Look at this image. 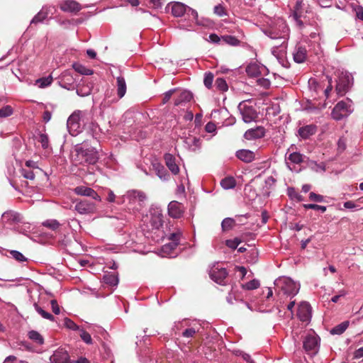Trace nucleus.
<instances>
[{
  "label": "nucleus",
  "mask_w": 363,
  "mask_h": 363,
  "mask_svg": "<svg viewBox=\"0 0 363 363\" xmlns=\"http://www.w3.org/2000/svg\"><path fill=\"white\" fill-rule=\"evenodd\" d=\"M303 333V347L304 350L311 355L318 353L320 348V337L313 331H305L302 329H295L292 331V337L296 342L299 340L298 335Z\"/></svg>",
  "instance_id": "nucleus-1"
},
{
  "label": "nucleus",
  "mask_w": 363,
  "mask_h": 363,
  "mask_svg": "<svg viewBox=\"0 0 363 363\" xmlns=\"http://www.w3.org/2000/svg\"><path fill=\"white\" fill-rule=\"evenodd\" d=\"M275 291L279 294L281 291L287 296H294L300 289V284L287 277H280L274 282Z\"/></svg>",
  "instance_id": "nucleus-2"
},
{
  "label": "nucleus",
  "mask_w": 363,
  "mask_h": 363,
  "mask_svg": "<svg viewBox=\"0 0 363 363\" xmlns=\"http://www.w3.org/2000/svg\"><path fill=\"white\" fill-rule=\"evenodd\" d=\"M289 28L283 19H277L275 24L264 31V33L272 39L287 41Z\"/></svg>",
  "instance_id": "nucleus-3"
},
{
  "label": "nucleus",
  "mask_w": 363,
  "mask_h": 363,
  "mask_svg": "<svg viewBox=\"0 0 363 363\" xmlns=\"http://www.w3.org/2000/svg\"><path fill=\"white\" fill-rule=\"evenodd\" d=\"M86 115V111L77 110L69 116L67 121V126L70 135L75 136L81 132V123L84 121Z\"/></svg>",
  "instance_id": "nucleus-4"
},
{
  "label": "nucleus",
  "mask_w": 363,
  "mask_h": 363,
  "mask_svg": "<svg viewBox=\"0 0 363 363\" xmlns=\"http://www.w3.org/2000/svg\"><path fill=\"white\" fill-rule=\"evenodd\" d=\"M77 156L81 163L94 164L99 160V154L94 147H85L84 146L76 148Z\"/></svg>",
  "instance_id": "nucleus-5"
},
{
  "label": "nucleus",
  "mask_w": 363,
  "mask_h": 363,
  "mask_svg": "<svg viewBox=\"0 0 363 363\" xmlns=\"http://www.w3.org/2000/svg\"><path fill=\"white\" fill-rule=\"evenodd\" d=\"M352 104V101L348 99L339 101L333 109V118L336 121H340L347 117L353 111Z\"/></svg>",
  "instance_id": "nucleus-6"
},
{
  "label": "nucleus",
  "mask_w": 363,
  "mask_h": 363,
  "mask_svg": "<svg viewBox=\"0 0 363 363\" xmlns=\"http://www.w3.org/2000/svg\"><path fill=\"white\" fill-rule=\"evenodd\" d=\"M150 223L152 229L160 230L164 223L162 210L158 206H152L150 209Z\"/></svg>",
  "instance_id": "nucleus-7"
},
{
  "label": "nucleus",
  "mask_w": 363,
  "mask_h": 363,
  "mask_svg": "<svg viewBox=\"0 0 363 363\" xmlns=\"http://www.w3.org/2000/svg\"><path fill=\"white\" fill-rule=\"evenodd\" d=\"M209 276L211 279L220 285L226 284L225 279L228 276L226 269L220 267L219 264H214L209 271Z\"/></svg>",
  "instance_id": "nucleus-8"
},
{
  "label": "nucleus",
  "mask_w": 363,
  "mask_h": 363,
  "mask_svg": "<svg viewBox=\"0 0 363 363\" xmlns=\"http://www.w3.org/2000/svg\"><path fill=\"white\" fill-rule=\"evenodd\" d=\"M169 240H171L170 242L162 246V252L164 254V256L174 257L176 256V253L174 252V250L179 244L180 233H172L170 235Z\"/></svg>",
  "instance_id": "nucleus-9"
},
{
  "label": "nucleus",
  "mask_w": 363,
  "mask_h": 363,
  "mask_svg": "<svg viewBox=\"0 0 363 363\" xmlns=\"http://www.w3.org/2000/svg\"><path fill=\"white\" fill-rule=\"evenodd\" d=\"M184 13H191L192 22H195V24L198 26L208 28L212 26L213 25L212 21L208 18H199L198 13L196 10L183 4V15H184Z\"/></svg>",
  "instance_id": "nucleus-10"
},
{
  "label": "nucleus",
  "mask_w": 363,
  "mask_h": 363,
  "mask_svg": "<svg viewBox=\"0 0 363 363\" xmlns=\"http://www.w3.org/2000/svg\"><path fill=\"white\" fill-rule=\"evenodd\" d=\"M194 114L191 111H188L183 118V124L184 122L188 123L187 128L189 132L196 133L201 124V115L196 114L194 121H193Z\"/></svg>",
  "instance_id": "nucleus-11"
},
{
  "label": "nucleus",
  "mask_w": 363,
  "mask_h": 363,
  "mask_svg": "<svg viewBox=\"0 0 363 363\" xmlns=\"http://www.w3.org/2000/svg\"><path fill=\"white\" fill-rule=\"evenodd\" d=\"M184 327H187L183 330V337L186 338L193 337L201 329V325L196 320H193L191 323L189 320H183V328Z\"/></svg>",
  "instance_id": "nucleus-12"
},
{
  "label": "nucleus",
  "mask_w": 363,
  "mask_h": 363,
  "mask_svg": "<svg viewBox=\"0 0 363 363\" xmlns=\"http://www.w3.org/2000/svg\"><path fill=\"white\" fill-rule=\"evenodd\" d=\"M51 363H72L67 350L59 348L50 357Z\"/></svg>",
  "instance_id": "nucleus-13"
},
{
  "label": "nucleus",
  "mask_w": 363,
  "mask_h": 363,
  "mask_svg": "<svg viewBox=\"0 0 363 363\" xmlns=\"http://www.w3.org/2000/svg\"><path fill=\"white\" fill-rule=\"evenodd\" d=\"M352 77L347 73H342L336 85V91L338 94L343 95L351 84Z\"/></svg>",
  "instance_id": "nucleus-14"
},
{
  "label": "nucleus",
  "mask_w": 363,
  "mask_h": 363,
  "mask_svg": "<svg viewBox=\"0 0 363 363\" xmlns=\"http://www.w3.org/2000/svg\"><path fill=\"white\" fill-rule=\"evenodd\" d=\"M74 208L79 214H90L95 212L96 206L87 200H82L76 203Z\"/></svg>",
  "instance_id": "nucleus-15"
},
{
  "label": "nucleus",
  "mask_w": 363,
  "mask_h": 363,
  "mask_svg": "<svg viewBox=\"0 0 363 363\" xmlns=\"http://www.w3.org/2000/svg\"><path fill=\"white\" fill-rule=\"evenodd\" d=\"M59 84L64 89L72 90L75 87V79L69 71H65L60 77Z\"/></svg>",
  "instance_id": "nucleus-16"
},
{
  "label": "nucleus",
  "mask_w": 363,
  "mask_h": 363,
  "mask_svg": "<svg viewBox=\"0 0 363 363\" xmlns=\"http://www.w3.org/2000/svg\"><path fill=\"white\" fill-rule=\"evenodd\" d=\"M74 192L79 196L91 197L93 199L100 201L101 200L100 196L91 188L78 186L74 189Z\"/></svg>",
  "instance_id": "nucleus-17"
},
{
  "label": "nucleus",
  "mask_w": 363,
  "mask_h": 363,
  "mask_svg": "<svg viewBox=\"0 0 363 363\" xmlns=\"http://www.w3.org/2000/svg\"><path fill=\"white\" fill-rule=\"evenodd\" d=\"M2 221L6 225H13L21 222L22 218L20 213L14 211H5L2 216Z\"/></svg>",
  "instance_id": "nucleus-18"
},
{
  "label": "nucleus",
  "mask_w": 363,
  "mask_h": 363,
  "mask_svg": "<svg viewBox=\"0 0 363 363\" xmlns=\"http://www.w3.org/2000/svg\"><path fill=\"white\" fill-rule=\"evenodd\" d=\"M311 306L308 302H301L298 306L297 315L298 318L303 321H308L311 316Z\"/></svg>",
  "instance_id": "nucleus-19"
},
{
  "label": "nucleus",
  "mask_w": 363,
  "mask_h": 363,
  "mask_svg": "<svg viewBox=\"0 0 363 363\" xmlns=\"http://www.w3.org/2000/svg\"><path fill=\"white\" fill-rule=\"evenodd\" d=\"M60 8L65 12H78L81 10L80 4L74 0H66L60 4Z\"/></svg>",
  "instance_id": "nucleus-20"
},
{
  "label": "nucleus",
  "mask_w": 363,
  "mask_h": 363,
  "mask_svg": "<svg viewBox=\"0 0 363 363\" xmlns=\"http://www.w3.org/2000/svg\"><path fill=\"white\" fill-rule=\"evenodd\" d=\"M168 215L173 218H179L182 216V206L177 201H172L167 206Z\"/></svg>",
  "instance_id": "nucleus-21"
},
{
  "label": "nucleus",
  "mask_w": 363,
  "mask_h": 363,
  "mask_svg": "<svg viewBox=\"0 0 363 363\" xmlns=\"http://www.w3.org/2000/svg\"><path fill=\"white\" fill-rule=\"evenodd\" d=\"M240 112L242 120L245 123H250L255 121L257 117L256 111L251 106H244Z\"/></svg>",
  "instance_id": "nucleus-22"
},
{
  "label": "nucleus",
  "mask_w": 363,
  "mask_h": 363,
  "mask_svg": "<svg viewBox=\"0 0 363 363\" xmlns=\"http://www.w3.org/2000/svg\"><path fill=\"white\" fill-rule=\"evenodd\" d=\"M185 147L191 151H196L201 147V140L194 135H190L184 141Z\"/></svg>",
  "instance_id": "nucleus-23"
},
{
  "label": "nucleus",
  "mask_w": 363,
  "mask_h": 363,
  "mask_svg": "<svg viewBox=\"0 0 363 363\" xmlns=\"http://www.w3.org/2000/svg\"><path fill=\"white\" fill-rule=\"evenodd\" d=\"M287 48V41H282L280 44L274 45L272 48V55L277 59H283L285 57Z\"/></svg>",
  "instance_id": "nucleus-24"
},
{
  "label": "nucleus",
  "mask_w": 363,
  "mask_h": 363,
  "mask_svg": "<svg viewBox=\"0 0 363 363\" xmlns=\"http://www.w3.org/2000/svg\"><path fill=\"white\" fill-rule=\"evenodd\" d=\"M294 60L297 63L303 62L307 56V50L305 47L297 45L293 53Z\"/></svg>",
  "instance_id": "nucleus-25"
},
{
  "label": "nucleus",
  "mask_w": 363,
  "mask_h": 363,
  "mask_svg": "<svg viewBox=\"0 0 363 363\" xmlns=\"http://www.w3.org/2000/svg\"><path fill=\"white\" fill-rule=\"evenodd\" d=\"M265 67L260 66L259 65L253 62L249 64L246 67V72L248 76L251 77H258L262 72L265 70Z\"/></svg>",
  "instance_id": "nucleus-26"
},
{
  "label": "nucleus",
  "mask_w": 363,
  "mask_h": 363,
  "mask_svg": "<svg viewBox=\"0 0 363 363\" xmlns=\"http://www.w3.org/2000/svg\"><path fill=\"white\" fill-rule=\"evenodd\" d=\"M164 157L166 165L172 172V173L174 174H178L179 172V167L178 164L176 163L175 157L169 153L165 154Z\"/></svg>",
  "instance_id": "nucleus-27"
},
{
  "label": "nucleus",
  "mask_w": 363,
  "mask_h": 363,
  "mask_svg": "<svg viewBox=\"0 0 363 363\" xmlns=\"http://www.w3.org/2000/svg\"><path fill=\"white\" fill-rule=\"evenodd\" d=\"M173 94L177 95V99L174 100V106H179L182 104V92L179 89H173L167 91L163 97V104H166L169 101Z\"/></svg>",
  "instance_id": "nucleus-28"
},
{
  "label": "nucleus",
  "mask_w": 363,
  "mask_h": 363,
  "mask_svg": "<svg viewBox=\"0 0 363 363\" xmlns=\"http://www.w3.org/2000/svg\"><path fill=\"white\" fill-rule=\"evenodd\" d=\"M236 157L244 162L249 163L255 160V152L249 150H240L236 152Z\"/></svg>",
  "instance_id": "nucleus-29"
},
{
  "label": "nucleus",
  "mask_w": 363,
  "mask_h": 363,
  "mask_svg": "<svg viewBox=\"0 0 363 363\" xmlns=\"http://www.w3.org/2000/svg\"><path fill=\"white\" fill-rule=\"evenodd\" d=\"M315 132L316 126L313 124L302 126L298 130V135L303 139L308 138L315 134Z\"/></svg>",
  "instance_id": "nucleus-30"
},
{
  "label": "nucleus",
  "mask_w": 363,
  "mask_h": 363,
  "mask_svg": "<svg viewBox=\"0 0 363 363\" xmlns=\"http://www.w3.org/2000/svg\"><path fill=\"white\" fill-rule=\"evenodd\" d=\"M264 129L259 127L256 129H250L245 133L244 137L247 140L261 138L264 136Z\"/></svg>",
  "instance_id": "nucleus-31"
},
{
  "label": "nucleus",
  "mask_w": 363,
  "mask_h": 363,
  "mask_svg": "<svg viewBox=\"0 0 363 363\" xmlns=\"http://www.w3.org/2000/svg\"><path fill=\"white\" fill-rule=\"evenodd\" d=\"M125 196L130 201L138 200L139 202H143L147 198L144 192L138 190L128 191Z\"/></svg>",
  "instance_id": "nucleus-32"
},
{
  "label": "nucleus",
  "mask_w": 363,
  "mask_h": 363,
  "mask_svg": "<svg viewBox=\"0 0 363 363\" xmlns=\"http://www.w3.org/2000/svg\"><path fill=\"white\" fill-rule=\"evenodd\" d=\"M153 169L155 171L157 175L162 180H167L169 174L167 172L164 167L157 162L152 163Z\"/></svg>",
  "instance_id": "nucleus-33"
},
{
  "label": "nucleus",
  "mask_w": 363,
  "mask_h": 363,
  "mask_svg": "<svg viewBox=\"0 0 363 363\" xmlns=\"http://www.w3.org/2000/svg\"><path fill=\"white\" fill-rule=\"evenodd\" d=\"M117 94L119 99L123 98L126 93V83L124 77L118 76L116 78Z\"/></svg>",
  "instance_id": "nucleus-34"
},
{
  "label": "nucleus",
  "mask_w": 363,
  "mask_h": 363,
  "mask_svg": "<svg viewBox=\"0 0 363 363\" xmlns=\"http://www.w3.org/2000/svg\"><path fill=\"white\" fill-rule=\"evenodd\" d=\"M28 337L30 340L34 342L35 344L38 345H42L44 344V338L41 335L40 333L36 330H30L28 333Z\"/></svg>",
  "instance_id": "nucleus-35"
},
{
  "label": "nucleus",
  "mask_w": 363,
  "mask_h": 363,
  "mask_svg": "<svg viewBox=\"0 0 363 363\" xmlns=\"http://www.w3.org/2000/svg\"><path fill=\"white\" fill-rule=\"evenodd\" d=\"M103 281L105 284L116 286L118 284V276L115 274H106L103 277Z\"/></svg>",
  "instance_id": "nucleus-36"
},
{
  "label": "nucleus",
  "mask_w": 363,
  "mask_h": 363,
  "mask_svg": "<svg viewBox=\"0 0 363 363\" xmlns=\"http://www.w3.org/2000/svg\"><path fill=\"white\" fill-rule=\"evenodd\" d=\"M171 9V12L174 16H182V4L180 2H175L173 4H168L166 10Z\"/></svg>",
  "instance_id": "nucleus-37"
},
{
  "label": "nucleus",
  "mask_w": 363,
  "mask_h": 363,
  "mask_svg": "<svg viewBox=\"0 0 363 363\" xmlns=\"http://www.w3.org/2000/svg\"><path fill=\"white\" fill-rule=\"evenodd\" d=\"M220 185L224 189H231L235 186L236 181L233 177H227L220 181Z\"/></svg>",
  "instance_id": "nucleus-38"
},
{
  "label": "nucleus",
  "mask_w": 363,
  "mask_h": 363,
  "mask_svg": "<svg viewBox=\"0 0 363 363\" xmlns=\"http://www.w3.org/2000/svg\"><path fill=\"white\" fill-rule=\"evenodd\" d=\"M52 77L49 75L46 77H43L37 79L35 81V84L38 86L39 88H45L50 86L52 82Z\"/></svg>",
  "instance_id": "nucleus-39"
},
{
  "label": "nucleus",
  "mask_w": 363,
  "mask_h": 363,
  "mask_svg": "<svg viewBox=\"0 0 363 363\" xmlns=\"http://www.w3.org/2000/svg\"><path fill=\"white\" fill-rule=\"evenodd\" d=\"M348 325L349 323L347 321L342 322V323L332 328L330 333L333 335H341L346 330Z\"/></svg>",
  "instance_id": "nucleus-40"
},
{
  "label": "nucleus",
  "mask_w": 363,
  "mask_h": 363,
  "mask_svg": "<svg viewBox=\"0 0 363 363\" xmlns=\"http://www.w3.org/2000/svg\"><path fill=\"white\" fill-rule=\"evenodd\" d=\"M308 88L311 91L315 94H318L320 90H322L321 86L318 84L317 80L314 78H311L308 80Z\"/></svg>",
  "instance_id": "nucleus-41"
},
{
  "label": "nucleus",
  "mask_w": 363,
  "mask_h": 363,
  "mask_svg": "<svg viewBox=\"0 0 363 363\" xmlns=\"http://www.w3.org/2000/svg\"><path fill=\"white\" fill-rule=\"evenodd\" d=\"M73 68L76 72L84 75H91L93 74V71L91 69H88L84 65L79 63L73 64Z\"/></svg>",
  "instance_id": "nucleus-42"
},
{
  "label": "nucleus",
  "mask_w": 363,
  "mask_h": 363,
  "mask_svg": "<svg viewBox=\"0 0 363 363\" xmlns=\"http://www.w3.org/2000/svg\"><path fill=\"white\" fill-rule=\"evenodd\" d=\"M48 17L46 16L44 10H41L30 21V24H37L43 22Z\"/></svg>",
  "instance_id": "nucleus-43"
},
{
  "label": "nucleus",
  "mask_w": 363,
  "mask_h": 363,
  "mask_svg": "<svg viewBox=\"0 0 363 363\" xmlns=\"http://www.w3.org/2000/svg\"><path fill=\"white\" fill-rule=\"evenodd\" d=\"M194 23H195V22H192L191 21V13H184V15H183V29L185 28L187 30H190L191 28H193Z\"/></svg>",
  "instance_id": "nucleus-44"
},
{
  "label": "nucleus",
  "mask_w": 363,
  "mask_h": 363,
  "mask_svg": "<svg viewBox=\"0 0 363 363\" xmlns=\"http://www.w3.org/2000/svg\"><path fill=\"white\" fill-rule=\"evenodd\" d=\"M235 225V220L231 218H226L223 219L221 223V228L223 231H228L233 228Z\"/></svg>",
  "instance_id": "nucleus-45"
},
{
  "label": "nucleus",
  "mask_w": 363,
  "mask_h": 363,
  "mask_svg": "<svg viewBox=\"0 0 363 363\" xmlns=\"http://www.w3.org/2000/svg\"><path fill=\"white\" fill-rule=\"evenodd\" d=\"M35 311L45 319L50 320L51 321H55V317L45 311L42 308L38 306L37 304L34 305Z\"/></svg>",
  "instance_id": "nucleus-46"
},
{
  "label": "nucleus",
  "mask_w": 363,
  "mask_h": 363,
  "mask_svg": "<svg viewBox=\"0 0 363 363\" xmlns=\"http://www.w3.org/2000/svg\"><path fill=\"white\" fill-rule=\"evenodd\" d=\"M287 159L294 164H300L303 162V155L299 152H291L289 155Z\"/></svg>",
  "instance_id": "nucleus-47"
},
{
  "label": "nucleus",
  "mask_w": 363,
  "mask_h": 363,
  "mask_svg": "<svg viewBox=\"0 0 363 363\" xmlns=\"http://www.w3.org/2000/svg\"><path fill=\"white\" fill-rule=\"evenodd\" d=\"M222 39L225 43L233 46L239 45L240 43L237 38L232 35H223Z\"/></svg>",
  "instance_id": "nucleus-48"
},
{
  "label": "nucleus",
  "mask_w": 363,
  "mask_h": 363,
  "mask_svg": "<svg viewBox=\"0 0 363 363\" xmlns=\"http://www.w3.org/2000/svg\"><path fill=\"white\" fill-rule=\"evenodd\" d=\"M215 86L216 87L222 91H225L228 90V86L225 82V80L223 78L219 77L217 78L215 82Z\"/></svg>",
  "instance_id": "nucleus-49"
},
{
  "label": "nucleus",
  "mask_w": 363,
  "mask_h": 363,
  "mask_svg": "<svg viewBox=\"0 0 363 363\" xmlns=\"http://www.w3.org/2000/svg\"><path fill=\"white\" fill-rule=\"evenodd\" d=\"M43 225L46 228H48L51 230H55L59 228L60 223L57 220H55V219L47 220L43 223Z\"/></svg>",
  "instance_id": "nucleus-50"
},
{
  "label": "nucleus",
  "mask_w": 363,
  "mask_h": 363,
  "mask_svg": "<svg viewBox=\"0 0 363 363\" xmlns=\"http://www.w3.org/2000/svg\"><path fill=\"white\" fill-rule=\"evenodd\" d=\"M352 11L355 13L356 17L363 21V8L362 6L355 4H350Z\"/></svg>",
  "instance_id": "nucleus-51"
},
{
  "label": "nucleus",
  "mask_w": 363,
  "mask_h": 363,
  "mask_svg": "<svg viewBox=\"0 0 363 363\" xmlns=\"http://www.w3.org/2000/svg\"><path fill=\"white\" fill-rule=\"evenodd\" d=\"M13 110L11 106H5L0 108V118H6L13 114Z\"/></svg>",
  "instance_id": "nucleus-52"
},
{
  "label": "nucleus",
  "mask_w": 363,
  "mask_h": 363,
  "mask_svg": "<svg viewBox=\"0 0 363 363\" xmlns=\"http://www.w3.org/2000/svg\"><path fill=\"white\" fill-rule=\"evenodd\" d=\"M214 76L211 72H207L204 75L203 84L206 88L211 89L213 84Z\"/></svg>",
  "instance_id": "nucleus-53"
},
{
  "label": "nucleus",
  "mask_w": 363,
  "mask_h": 363,
  "mask_svg": "<svg viewBox=\"0 0 363 363\" xmlns=\"http://www.w3.org/2000/svg\"><path fill=\"white\" fill-rule=\"evenodd\" d=\"M259 286V282L257 279L251 280L243 285V288L247 290L256 289Z\"/></svg>",
  "instance_id": "nucleus-54"
},
{
  "label": "nucleus",
  "mask_w": 363,
  "mask_h": 363,
  "mask_svg": "<svg viewBox=\"0 0 363 363\" xmlns=\"http://www.w3.org/2000/svg\"><path fill=\"white\" fill-rule=\"evenodd\" d=\"M64 324L66 328L72 330H79V326L71 319L68 318H65L64 319Z\"/></svg>",
  "instance_id": "nucleus-55"
},
{
  "label": "nucleus",
  "mask_w": 363,
  "mask_h": 363,
  "mask_svg": "<svg viewBox=\"0 0 363 363\" xmlns=\"http://www.w3.org/2000/svg\"><path fill=\"white\" fill-rule=\"evenodd\" d=\"M11 255L13 259H15L18 262H25L27 260V259L25 257V256L20 252L17 250H11Z\"/></svg>",
  "instance_id": "nucleus-56"
},
{
  "label": "nucleus",
  "mask_w": 363,
  "mask_h": 363,
  "mask_svg": "<svg viewBox=\"0 0 363 363\" xmlns=\"http://www.w3.org/2000/svg\"><path fill=\"white\" fill-rule=\"evenodd\" d=\"M91 88L89 86H79L77 89V94L81 96H86L90 94Z\"/></svg>",
  "instance_id": "nucleus-57"
},
{
  "label": "nucleus",
  "mask_w": 363,
  "mask_h": 363,
  "mask_svg": "<svg viewBox=\"0 0 363 363\" xmlns=\"http://www.w3.org/2000/svg\"><path fill=\"white\" fill-rule=\"evenodd\" d=\"M303 207L306 209H313V210L320 211L322 213H324L326 211V206H320V205L313 204V203L304 204Z\"/></svg>",
  "instance_id": "nucleus-58"
},
{
  "label": "nucleus",
  "mask_w": 363,
  "mask_h": 363,
  "mask_svg": "<svg viewBox=\"0 0 363 363\" xmlns=\"http://www.w3.org/2000/svg\"><path fill=\"white\" fill-rule=\"evenodd\" d=\"M79 331L82 340L86 344H91L92 339L90 334L82 329L79 330Z\"/></svg>",
  "instance_id": "nucleus-59"
},
{
  "label": "nucleus",
  "mask_w": 363,
  "mask_h": 363,
  "mask_svg": "<svg viewBox=\"0 0 363 363\" xmlns=\"http://www.w3.org/2000/svg\"><path fill=\"white\" fill-rule=\"evenodd\" d=\"M240 242H241V240L238 238H235V239H233V240H227L225 241L226 245L229 248H231L233 250L236 249Z\"/></svg>",
  "instance_id": "nucleus-60"
},
{
  "label": "nucleus",
  "mask_w": 363,
  "mask_h": 363,
  "mask_svg": "<svg viewBox=\"0 0 363 363\" xmlns=\"http://www.w3.org/2000/svg\"><path fill=\"white\" fill-rule=\"evenodd\" d=\"M48 17H52L56 12L57 9L54 6H44L42 8Z\"/></svg>",
  "instance_id": "nucleus-61"
},
{
  "label": "nucleus",
  "mask_w": 363,
  "mask_h": 363,
  "mask_svg": "<svg viewBox=\"0 0 363 363\" xmlns=\"http://www.w3.org/2000/svg\"><path fill=\"white\" fill-rule=\"evenodd\" d=\"M214 13L218 16H224L226 15L225 10L221 4L216 5L213 9Z\"/></svg>",
  "instance_id": "nucleus-62"
},
{
  "label": "nucleus",
  "mask_w": 363,
  "mask_h": 363,
  "mask_svg": "<svg viewBox=\"0 0 363 363\" xmlns=\"http://www.w3.org/2000/svg\"><path fill=\"white\" fill-rule=\"evenodd\" d=\"M309 199L315 202H323L324 201V197L322 195L311 192L309 194Z\"/></svg>",
  "instance_id": "nucleus-63"
},
{
  "label": "nucleus",
  "mask_w": 363,
  "mask_h": 363,
  "mask_svg": "<svg viewBox=\"0 0 363 363\" xmlns=\"http://www.w3.org/2000/svg\"><path fill=\"white\" fill-rule=\"evenodd\" d=\"M21 174L24 178L33 180L35 178L33 172L30 169H22Z\"/></svg>",
  "instance_id": "nucleus-64"
}]
</instances>
